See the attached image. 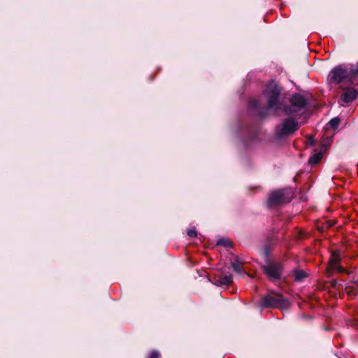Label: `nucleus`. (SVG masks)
<instances>
[{"label":"nucleus","mask_w":358,"mask_h":358,"mask_svg":"<svg viewBox=\"0 0 358 358\" xmlns=\"http://www.w3.org/2000/svg\"><path fill=\"white\" fill-rule=\"evenodd\" d=\"M358 94L357 91L355 88L347 87L344 89L341 98L345 103H350L354 101Z\"/></svg>","instance_id":"obj_8"},{"label":"nucleus","mask_w":358,"mask_h":358,"mask_svg":"<svg viewBox=\"0 0 358 358\" xmlns=\"http://www.w3.org/2000/svg\"><path fill=\"white\" fill-rule=\"evenodd\" d=\"M187 234L190 238H195L197 236V232L195 228L189 229Z\"/></svg>","instance_id":"obj_16"},{"label":"nucleus","mask_w":358,"mask_h":358,"mask_svg":"<svg viewBox=\"0 0 358 358\" xmlns=\"http://www.w3.org/2000/svg\"><path fill=\"white\" fill-rule=\"evenodd\" d=\"M265 274L272 280H278L281 277L282 266L280 262H269L263 266Z\"/></svg>","instance_id":"obj_6"},{"label":"nucleus","mask_w":358,"mask_h":358,"mask_svg":"<svg viewBox=\"0 0 358 358\" xmlns=\"http://www.w3.org/2000/svg\"><path fill=\"white\" fill-rule=\"evenodd\" d=\"M299 128L298 122L292 118L285 119L275 129V134L278 138H282L292 134Z\"/></svg>","instance_id":"obj_3"},{"label":"nucleus","mask_w":358,"mask_h":358,"mask_svg":"<svg viewBox=\"0 0 358 358\" xmlns=\"http://www.w3.org/2000/svg\"><path fill=\"white\" fill-rule=\"evenodd\" d=\"M322 158V153L321 152H318L313 155L308 160V162L310 165L314 166L317 164Z\"/></svg>","instance_id":"obj_10"},{"label":"nucleus","mask_w":358,"mask_h":358,"mask_svg":"<svg viewBox=\"0 0 358 358\" xmlns=\"http://www.w3.org/2000/svg\"><path fill=\"white\" fill-rule=\"evenodd\" d=\"M341 260V254L338 251L332 252L331 257L329 260V266L327 268V273L329 276L332 275L334 271H337L338 273L345 272V269L339 264Z\"/></svg>","instance_id":"obj_7"},{"label":"nucleus","mask_w":358,"mask_h":358,"mask_svg":"<svg viewBox=\"0 0 358 358\" xmlns=\"http://www.w3.org/2000/svg\"><path fill=\"white\" fill-rule=\"evenodd\" d=\"M291 189H282L273 192L268 198V205L277 206L282 203L289 202L292 199Z\"/></svg>","instance_id":"obj_5"},{"label":"nucleus","mask_w":358,"mask_h":358,"mask_svg":"<svg viewBox=\"0 0 358 358\" xmlns=\"http://www.w3.org/2000/svg\"><path fill=\"white\" fill-rule=\"evenodd\" d=\"M231 266L235 272L238 273H241L243 272L241 267V264L238 260L232 262Z\"/></svg>","instance_id":"obj_12"},{"label":"nucleus","mask_w":358,"mask_h":358,"mask_svg":"<svg viewBox=\"0 0 358 358\" xmlns=\"http://www.w3.org/2000/svg\"><path fill=\"white\" fill-rule=\"evenodd\" d=\"M328 79L331 83L338 84L343 81L352 83L354 78L350 68H343L338 66L334 68L329 73Z\"/></svg>","instance_id":"obj_2"},{"label":"nucleus","mask_w":358,"mask_h":358,"mask_svg":"<svg viewBox=\"0 0 358 358\" xmlns=\"http://www.w3.org/2000/svg\"><path fill=\"white\" fill-rule=\"evenodd\" d=\"M306 277V273L303 271H296L294 273V280L301 281Z\"/></svg>","instance_id":"obj_13"},{"label":"nucleus","mask_w":358,"mask_h":358,"mask_svg":"<svg viewBox=\"0 0 358 358\" xmlns=\"http://www.w3.org/2000/svg\"><path fill=\"white\" fill-rule=\"evenodd\" d=\"M217 244L218 245H222V246H224V247H229V246L231 245V243L228 239L221 238V239H220L217 241Z\"/></svg>","instance_id":"obj_15"},{"label":"nucleus","mask_w":358,"mask_h":358,"mask_svg":"<svg viewBox=\"0 0 358 358\" xmlns=\"http://www.w3.org/2000/svg\"><path fill=\"white\" fill-rule=\"evenodd\" d=\"M260 103L257 99H251L248 103V107L250 109L255 110L260 116H264L267 114L266 111L259 109Z\"/></svg>","instance_id":"obj_9"},{"label":"nucleus","mask_w":358,"mask_h":358,"mask_svg":"<svg viewBox=\"0 0 358 358\" xmlns=\"http://www.w3.org/2000/svg\"><path fill=\"white\" fill-rule=\"evenodd\" d=\"M288 305V301L282 295H266L260 301V306L264 308H283Z\"/></svg>","instance_id":"obj_4"},{"label":"nucleus","mask_w":358,"mask_h":358,"mask_svg":"<svg viewBox=\"0 0 358 358\" xmlns=\"http://www.w3.org/2000/svg\"><path fill=\"white\" fill-rule=\"evenodd\" d=\"M309 141H310V145L314 144V140L313 139V138H310Z\"/></svg>","instance_id":"obj_19"},{"label":"nucleus","mask_w":358,"mask_h":358,"mask_svg":"<svg viewBox=\"0 0 358 358\" xmlns=\"http://www.w3.org/2000/svg\"><path fill=\"white\" fill-rule=\"evenodd\" d=\"M280 92V87L275 83L271 82L266 85L264 96L267 99L268 106L266 110H272L276 113L282 111L287 115L294 117H299L304 113L308 103L303 95L295 93L290 99L289 106H285L279 99Z\"/></svg>","instance_id":"obj_1"},{"label":"nucleus","mask_w":358,"mask_h":358,"mask_svg":"<svg viewBox=\"0 0 358 358\" xmlns=\"http://www.w3.org/2000/svg\"><path fill=\"white\" fill-rule=\"evenodd\" d=\"M218 282L220 285H227L232 282V275L231 274H223L222 273Z\"/></svg>","instance_id":"obj_11"},{"label":"nucleus","mask_w":358,"mask_h":358,"mask_svg":"<svg viewBox=\"0 0 358 358\" xmlns=\"http://www.w3.org/2000/svg\"><path fill=\"white\" fill-rule=\"evenodd\" d=\"M159 352L157 350H154L148 357V358H159Z\"/></svg>","instance_id":"obj_18"},{"label":"nucleus","mask_w":358,"mask_h":358,"mask_svg":"<svg viewBox=\"0 0 358 358\" xmlns=\"http://www.w3.org/2000/svg\"><path fill=\"white\" fill-rule=\"evenodd\" d=\"M339 124H340V119L338 117H334L329 122V124L334 129H337Z\"/></svg>","instance_id":"obj_14"},{"label":"nucleus","mask_w":358,"mask_h":358,"mask_svg":"<svg viewBox=\"0 0 358 358\" xmlns=\"http://www.w3.org/2000/svg\"><path fill=\"white\" fill-rule=\"evenodd\" d=\"M350 69L352 75L355 79L357 77V76L358 75V62L355 66H352Z\"/></svg>","instance_id":"obj_17"}]
</instances>
